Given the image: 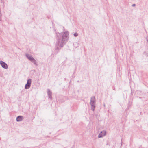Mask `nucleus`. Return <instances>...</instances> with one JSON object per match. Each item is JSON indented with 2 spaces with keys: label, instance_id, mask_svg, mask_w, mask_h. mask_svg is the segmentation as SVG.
I'll return each mask as SVG.
<instances>
[{
  "label": "nucleus",
  "instance_id": "1",
  "mask_svg": "<svg viewBox=\"0 0 148 148\" xmlns=\"http://www.w3.org/2000/svg\"><path fill=\"white\" fill-rule=\"evenodd\" d=\"M56 39L57 40L56 43L55 48L59 50L66 43L69 39V32L68 31L65 32L63 35L61 33L56 32Z\"/></svg>",
  "mask_w": 148,
  "mask_h": 148
},
{
  "label": "nucleus",
  "instance_id": "2",
  "mask_svg": "<svg viewBox=\"0 0 148 148\" xmlns=\"http://www.w3.org/2000/svg\"><path fill=\"white\" fill-rule=\"evenodd\" d=\"M95 98L94 96L91 98L90 104L91 106V110L94 111L95 108Z\"/></svg>",
  "mask_w": 148,
  "mask_h": 148
},
{
  "label": "nucleus",
  "instance_id": "3",
  "mask_svg": "<svg viewBox=\"0 0 148 148\" xmlns=\"http://www.w3.org/2000/svg\"><path fill=\"white\" fill-rule=\"evenodd\" d=\"M26 56L30 61L34 63L35 65H37L36 60L31 56L29 54H26Z\"/></svg>",
  "mask_w": 148,
  "mask_h": 148
},
{
  "label": "nucleus",
  "instance_id": "4",
  "mask_svg": "<svg viewBox=\"0 0 148 148\" xmlns=\"http://www.w3.org/2000/svg\"><path fill=\"white\" fill-rule=\"evenodd\" d=\"M31 79H29L27 80V83L25 84V89H27L29 88L31 86Z\"/></svg>",
  "mask_w": 148,
  "mask_h": 148
},
{
  "label": "nucleus",
  "instance_id": "5",
  "mask_svg": "<svg viewBox=\"0 0 148 148\" xmlns=\"http://www.w3.org/2000/svg\"><path fill=\"white\" fill-rule=\"evenodd\" d=\"M106 131L105 130H103L98 135V137L99 138H100L103 137L106 135Z\"/></svg>",
  "mask_w": 148,
  "mask_h": 148
},
{
  "label": "nucleus",
  "instance_id": "6",
  "mask_svg": "<svg viewBox=\"0 0 148 148\" xmlns=\"http://www.w3.org/2000/svg\"><path fill=\"white\" fill-rule=\"evenodd\" d=\"M0 64L3 68L5 69H8V66L7 64L6 63H5L4 62L2 61H0Z\"/></svg>",
  "mask_w": 148,
  "mask_h": 148
},
{
  "label": "nucleus",
  "instance_id": "7",
  "mask_svg": "<svg viewBox=\"0 0 148 148\" xmlns=\"http://www.w3.org/2000/svg\"><path fill=\"white\" fill-rule=\"evenodd\" d=\"M47 94L51 100H52V92L49 89H47Z\"/></svg>",
  "mask_w": 148,
  "mask_h": 148
},
{
  "label": "nucleus",
  "instance_id": "8",
  "mask_svg": "<svg viewBox=\"0 0 148 148\" xmlns=\"http://www.w3.org/2000/svg\"><path fill=\"white\" fill-rule=\"evenodd\" d=\"M24 119L23 116H19L16 118V120L17 122H20L22 121Z\"/></svg>",
  "mask_w": 148,
  "mask_h": 148
},
{
  "label": "nucleus",
  "instance_id": "9",
  "mask_svg": "<svg viewBox=\"0 0 148 148\" xmlns=\"http://www.w3.org/2000/svg\"><path fill=\"white\" fill-rule=\"evenodd\" d=\"M78 35V34L77 33H75L74 34V36L75 37H77Z\"/></svg>",
  "mask_w": 148,
  "mask_h": 148
},
{
  "label": "nucleus",
  "instance_id": "10",
  "mask_svg": "<svg viewBox=\"0 0 148 148\" xmlns=\"http://www.w3.org/2000/svg\"><path fill=\"white\" fill-rule=\"evenodd\" d=\"M135 5H135V4H133L132 5V6H135Z\"/></svg>",
  "mask_w": 148,
  "mask_h": 148
},
{
  "label": "nucleus",
  "instance_id": "11",
  "mask_svg": "<svg viewBox=\"0 0 148 148\" xmlns=\"http://www.w3.org/2000/svg\"><path fill=\"white\" fill-rule=\"evenodd\" d=\"M121 141H122V139L121 140ZM121 143H122V142L121 141Z\"/></svg>",
  "mask_w": 148,
  "mask_h": 148
},
{
  "label": "nucleus",
  "instance_id": "12",
  "mask_svg": "<svg viewBox=\"0 0 148 148\" xmlns=\"http://www.w3.org/2000/svg\"><path fill=\"white\" fill-rule=\"evenodd\" d=\"M147 41L148 42V39L147 40Z\"/></svg>",
  "mask_w": 148,
  "mask_h": 148
}]
</instances>
